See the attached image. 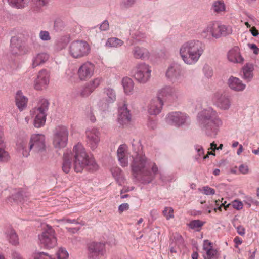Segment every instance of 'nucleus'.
<instances>
[{
  "label": "nucleus",
  "instance_id": "obj_1",
  "mask_svg": "<svg viewBox=\"0 0 259 259\" xmlns=\"http://www.w3.org/2000/svg\"><path fill=\"white\" fill-rule=\"evenodd\" d=\"M131 167L133 177L144 184L151 183L159 173L156 164L147 158L142 152L133 156Z\"/></svg>",
  "mask_w": 259,
  "mask_h": 259
},
{
  "label": "nucleus",
  "instance_id": "obj_2",
  "mask_svg": "<svg viewBox=\"0 0 259 259\" xmlns=\"http://www.w3.org/2000/svg\"><path fill=\"white\" fill-rule=\"evenodd\" d=\"M205 46L201 41L191 39L180 47L179 54L183 62L189 65L195 64L203 54Z\"/></svg>",
  "mask_w": 259,
  "mask_h": 259
},
{
  "label": "nucleus",
  "instance_id": "obj_3",
  "mask_svg": "<svg viewBox=\"0 0 259 259\" xmlns=\"http://www.w3.org/2000/svg\"><path fill=\"white\" fill-rule=\"evenodd\" d=\"M197 119L200 127L209 136H215L223 124L217 112L211 108L199 112Z\"/></svg>",
  "mask_w": 259,
  "mask_h": 259
},
{
  "label": "nucleus",
  "instance_id": "obj_4",
  "mask_svg": "<svg viewBox=\"0 0 259 259\" xmlns=\"http://www.w3.org/2000/svg\"><path fill=\"white\" fill-rule=\"evenodd\" d=\"M73 168L74 171L82 172L84 168L91 172L97 171L99 166L94 157L89 156L83 145L78 143L73 147Z\"/></svg>",
  "mask_w": 259,
  "mask_h": 259
},
{
  "label": "nucleus",
  "instance_id": "obj_5",
  "mask_svg": "<svg viewBox=\"0 0 259 259\" xmlns=\"http://www.w3.org/2000/svg\"><path fill=\"white\" fill-rule=\"evenodd\" d=\"M17 147L26 157L29 155L31 150L37 154H44L46 150L45 136L41 134H33L29 142L26 140H21L18 142Z\"/></svg>",
  "mask_w": 259,
  "mask_h": 259
},
{
  "label": "nucleus",
  "instance_id": "obj_6",
  "mask_svg": "<svg viewBox=\"0 0 259 259\" xmlns=\"http://www.w3.org/2000/svg\"><path fill=\"white\" fill-rule=\"evenodd\" d=\"M49 105V103L47 99H41L37 106L30 110V115L34 118V125L35 127L40 128L45 125Z\"/></svg>",
  "mask_w": 259,
  "mask_h": 259
},
{
  "label": "nucleus",
  "instance_id": "obj_7",
  "mask_svg": "<svg viewBox=\"0 0 259 259\" xmlns=\"http://www.w3.org/2000/svg\"><path fill=\"white\" fill-rule=\"evenodd\" d=\"M91 52L89 44L83 40L72 41L69 46V54L73 58L78 59L87 56Z\"/></svg>",
  "mask_w": 259,
  "mask_h": 259
},
{
  "label": "nucleus",
  "instance_id": "obj_8",
  "mask_svg": "<svg viewBox=\"0 0 259 259\" xmlns=\"http://www.w3.org/2000/svg\"><path fill=\"white\" fill-rule=\"evenodd\" d=\"M53 133L52 143L53 146L58 149L66 147L69 136L68 128L65 126L59 125L55 128Z\"/></svg>",
  "mask_w": 259,
  "mask_h": 259
},
{
  "label": "nucleus",
  "instance_id": "obj_9",
  "mask_svg": "<svg viewBox=\"0 0 259 259\" xmlns=\"http://www.w3.org/2000/svg\"><path fill=\"white\" fill-rule=\"evenodd\" d=\"M150 66L145 63L137 64L133 69V77L139 83L144 84L147 82L151 77Z\"/></svg>",
  "mask_w": 259,
  "mask_h": 259
},
{
  "label": "nucleus",
  "instance_id": "obj_10",
  "mask_svg": "<svg viewBox=\"0 0 259 259\" xmlns=\"http://www.w3.org/2000/svg\"><path fill=\"white\" fill-rule=\"evenodd\" d=\"M38 239L40 245L46 249L53 248L57 243L55 231L51 226H47V228L38 235Z\"/></svg>",
  "mask_w": 259,
  "mask_h": 259
},
{
  "label": "nucleus",
  "instance_id": "obj_11",
  "mask_svg": "<svg viewBox=\"0 0 259 259\" xmlns=\"http://www.w3.org/2000/svg\"><path fill=\"white\" fill-rule=\"evenodd\" d=\"M9 51L11 55L15 56H20L29 53L27 47L22 39L17 36L11 37Z\"/></svg>",
  "mask_w": 259,
  "mask_h": 259
},
{
  "label": "nucleus",
  "instance_id": "obj_12",
  "mask_svg": "<svg viewBox=\"0 0 259 259\" xmlns=\"http://www.w3.org/2000/svg\"><path fill=\"white\" fill-rule=\"evenodd\" d=\"M183 75L182 68L177 63L169 65L165 72L166 78L173 83H180Z\"/></svg>",
  "mask_w": 259,
  "mask_h": 259
},
{
  "label": "nucleus",
  "instance_id": "obj_13",
  "mask_svg": "<svg viewBox=\"0 0 259 259\" xmlns=\"http://www.w3.org/2000/svg\"><path fill=\"white\" fill-rule=\"evenodd\" d=\"M88 257L92 259H97L104 255L105 252V244L100 242H92L87 246Z\"/></svg>",
  "mask_w": 259,
  "mask_h": 259
},
{
  "label": "nucleus",
  "instance_id": "obj_14",
  "mask_svg": "<svg viewBox=\"0 0 259 259\" xmlns=\"http://www.w3.org/2000/svg\"><path fill=\"white\" fill-rule=\"evenodd\" d=\"M188 116L186 114L181 112H172L167 114L166 117V122L169 124L177 126L184 125Z\"/></svg>",
  "mask_w": 259,
  "mask_h": 259
},
{
  "label": "nucleus",
  "instance_id": "obj_15",
  "mask_svg": "<svg viewBox=\"0 0 259 259\" xmlns=\"http://www.w3.org/2000/svg\"><path fill=\"white\" fill-rule=\"evenodd\" d=\"M87 142L89 146L92 150H95L98 146L100 140V133L95 127L89 128L86 130Z\"/></svg>",
  "mask_w": 259,
  "mask_h": 259
},
{
  "label": "nucleus",
  "instance_id": "obj_16",
  "mask_svg": "<svg viewBox=\"0 0 259 259\" xmlns=\"http://www.w3.org/2000/svg\"><path fill=\"white\" fill-rule=\"evenodd\" d=\"M103 94L105 99V102L100 101L98 105L101 109H105L108 107L109 104L114 103L116 99V92L115 90L110 87L105 88L103 89Z\"/></svg>",
  "mask_w": 259,
  "mask_h": 259
},
{
  "label": "nucleus",
  "instance_id": "obj_17",
  "mask_svg": "<svg viewBox=\"0 0 259 259\" xmlns=\"http://www.w3.org/2000/svg\"><path fill=\"white\" fill-rule=\"evenodd\" d=\"M95 65L90 62H86L78 68V76L81 80H85L91 78L94 74Z\"/></svg>",
  "mask_w": 259,
  "mask_h": 259
},
{
  "label": "nucleus",
  "instance_id": "obj_18",
  "mask_svg": "<svg viewBox=\"0 0 259 259\" xmlns=\"http://www.w3.org/2000/svg\"><path fill=\"white\" fill-rule=\"evenodd\" d=\"M163 102L159 97H157L152 99L147 106V112L151 115L159 114L162 109Z\"/></svg>",
  "mask_w": 259,
  "mask_h": 259
},
{
  "label": "nucleus",
  "instance_id": "obj_19",
  "mask_svg": "<svg viewBox=\"0 0 259 259\" xmlns=\"http://www.w3.org/2000/svg\"><path fill=\"white\" fill-rule=\"evenodd\" d=\"M49 72L45 69L40 70L38 74L37 78L34 80V88L36 90H42L46 88L49 82Z\"/></svg>",
  "mask_w": 259,
  "mask_h": 259
},
{
  "label": "nucleus",
  "instance_id": "obj_20",
  "mask_svg": "<svg viewBox=\"0 0 259 259\" xmlns=\"http://www.w3.org/2000/svg\"><path fill=\"white\" fill-rule=\"evenodd\" d=\"M131 120L130 111L127 108V105L124 104L119 107L118 122L122 125L128 123Z\"/></svg>",
  "mask_w": 259,
  "mask_h": 259
},
{
  "label": "nucleus",
  "instance_id": "obj_21",
  "mask_svg": "<svg viewBox=\"0 0 259 259\" xmlns=\"http://www.w3.org/2000/svg\"><path fill=\"white\" fill-rule=\"evenodd\" d=\"M127 148L126 145H121L118 147L117 151L118 161L122 167H126L128 165V153Z\"/></svg>",
  "mask_w": 259,
  "mask_h": 259
},
{
  "label": "nucleus",
  "instance_id": "obj_22",
  "mask_svg": "<svg viewBox=\"0 0 259 259\" xmlns=\"http://www.w3.org/2000/svg\"><path fill=\"white\" fill-rule=\"evenodd\" d=\"M227 58L229 61L233 63L242 64L244 62V58L241 55L240 49L236 46L229 50Z\"/></svg>",
  "mask_w": 259,
  "mask_h": 259
},
{
  "label": "nucleus",
  "instance_id": "obj_23",
  "mask_svg": "<svg viewBox=\"0 0 259 259\" xmlns=\"http://www.w3.org/2000/svg\"><path fill=\"white\" fill-rule=\"evenodd\" d=\"M132 55L134 58L145 60L148 59L150 54L148 50L144 47L135 46L132 49Z\"/></svg>",
  "mask_w": 259,
  "mask_h": 259
},
{
  "label": "nucleus",
  "instance_id": "obj_24",
  "mask_svg": "<svg viewBox=\"0 0 259 259\" xmlns=\"http://www.w3.org/2000/svg\"><path fill=\"white\" fill-rule=\"evenodd\" d=\"M102 81L101 78H96L89 82L86 86L82 90L80 95L82 97H87L90 95Z\"/></svg>",
  "mask_w": 259,
  "mask_h": 259
},
{
  "label": "nucleus",
  "instance_id": "obj_25",
  "mask_svg": "<svg viewBox=\"0 0 259 259\" xmlns=\"http://www.w3.org/2000/svg\"><path fill=\"white\" fill-rule=\"evenodd\" d=\"M203 250L206 252L203 255L204 259H218V251L212 248L211 243L207 240L204 241Z\"/></svg>",
  "mask_w": 259,
  "mask_h": 259
},
{
  "label": "nucleus",
  "instance_id": "obj_26",
  "mask_svg": "<svg viewBox=\"0 0 259 259\" xmlns=\"http://www.w3.org/2000/svg\"><path fill=\"white\" fill-rule=\"evenodd\" d=\"M228 84L231 90L235 91H242L246 88V85L242 82V80L234 76H231L229 78Z\"/></svg>",
  "mask_w": 259,
  "mask_h": 259
},
{
  "label": "nucleus",
  "instance_id": "obj_27",
  "mask_svg": "<svg viewBox=\"0 0 259 259\" xmlns=\"http://www.w3.org/2000/svg\"><path fill=\"white\" fill-rule=\"evenodd\" d=\"M49 58V54L45 52H41L35 54L32 59V68H35L44 64L48 60Z\"/></svg>",
  "mask_w": 259,
  "mask_h": 259
},
{
  "label": "nucleus",
  "instance_id": "obj_28",
  "mask_svg": "<svg viewBox=\"0 0 259 259\" xmlns=\"http://www.w3.org/2000/svg\"><path fill=\"white\" fill-rule=\"evenodd\" d=\"M73 159V154L71 152L67 151L63 155V161L62 163V170L66 174L69 172Z\"/></svg>",
  "mask_w": 259,
  "mask_h": 259
},
{
  "label": "nucleus",
  "instance_id": "obj_29",
  "mask_svg": "<svg viewBox=\"0 0 259 259\" xmlns=\"http://www.w3.org/2000/svg\"><path fill=\"white\" fill-rule=\"evenodd\" d=\"M254 66L251 63H246L242 69V78L247 82L251 80L253 77Z\"/></svg>",
  "mask_w": 259,
  "mask_h": 259
},
{
  "label": "nucleus",
  "instance_id": "obj_30",
  "mask_svg": "<svg viewBox=\"0 0 259 259\" xmlns=\"http://www.w3.org/2000/svg\"><path fill=\"white\" fill-rule=\"evenodd\" d=\"M16 104L20 111H23L27 105L28 98L24 96L21 91H18L15 96Z\"/></svg>",
  "mask_w": 259,
  "mask_h": 259
},
{
  "label": "nucleus",
  "instance_id": "obj_31",
  "mask_svg": "<svg viewBox=\"0 0 259 259\" xmlns=\"http://www.w3.org/2000/svg\"><path fill=\"white\" fill-rule=\"evenodd\" d=\"M215 104L218 107L222 110H228L231 106L229 98L222 95L217 98Z\"/></svg>",
  "mask_w": 259,
  "mask_h": 259
},
{
  "label": "nucleus",
  "instance_id": "obj_32",
  "mask_svg": "<svg viewBox=\"0 0 259 259\" xmlns=\"http://www.w3.org/2000/svg\"><path fill=\"white\" fill-rule=\"evenodd\" d=\"M122 85L125 94L129 95L133 93L134 82L131 78L123 77L122 79Z\"/></svg>",
  "mask_w": 259,
  "mask_h": 259
},
{
  "label": "nucleus",
  "instance_id": "obj_33",
  "mask_svg": "<svg viewBox=\"0 0 259 259\" xmlns=\"http://www.w3.org/2000/svg\"><path fill=\"white\" fill-rule=\"evenodd\" d=\"M160 94L162 96L168 98L174 99L177 97L176 90L170 86H166L162 88L160 91Z\"/></svg>",
  "mask_w": 259,
  "mask_h": 259
},
{
  "label": "nucleus",
  "instance_id": "obj_34",
  "mask_svg": "<svg viewBox=\"0 0 259 259\" xmlns=\"http://www.w3.org/2000/svg\"><path fill=\"white\" fill-rule=\"evenodd\" d=\"M218 38L222 36H226L232 33V28L230 25L222 24L219 22Z\"/></svg>",
  "mask_w": 259,
  "mask_h": 259
},
{
  "label": "nucleus",
  "instance_id": "obj_35",
  "mask_svg": "<svg viewBox=\"0 0 259 259\" xmlns=\"http://www.w3.org/2000/svg\"><path fill=\"white\" fill-rule=\"evenodd\" d=\"M211 10L213 12L221 14L226 10V5L223 0H217L213 2Z\"/></svg>",
  "mask_w": 259,
  "mask_h": 259
},
{
  "label": "nucleus",
  "instance_id": "obj_36",
  "mask_svg": "<svg viewBox=\"0 0 259 259\" xmlns=\"http://www.w3.org/2000/svg\"><path fill=\"white\" fill-rule=\"evenodd\" d=\"M7 237L11 244L16 245L19 244L18 236L14 230L10 229L8 230Z\"/></svg>",
  "mask_w": 259,
  "mask_h": 259
},
{
  "label": "nucleus",
  "instance_id": "obj_37",
  "mask_svg": "<svg viewBox=\"0 0 259 259\" xmlns=\"http://www.w3.org/2000/svg\"><path fill=\"white\" fill-rule=\"evenodd\" d=\"M123 44V41L117 37H111L107 39L105 46L109 48H117L122 46Z\"/></svg>",
  "mask_w": 259,
  "mask_h": 259
},
{
  "label": "nucleus",
  "instance_id": "obj_38",
  "mask_svg": "<svg viewBox=\"0 0 259 259\" xmlns=\"http://www.w3.org/2000/svg\"><path fill=\"white\" fill-rule=\"evenodd\" d=\"M111 172L117 183L119 185H121L123 180V176L121 169L118 167H112L111 169Z\"/></svg>",
  "mask_w": 259,
  "mask_h": 259
},
{
  "label": "nucleus",
  "instance_id": "obj_39",
  "mask_svg": "<svg viewBox=\"0 0 259 259\" xmlns=\"http://www.w3.org/2000/svg\"><path fill=\"white\" fill-rule=\"evenodd\" d=\"M131 35L132 38L137 42L143 43L146 42L147 38V35L141 31H136Z\"/></svg>",
  "mask_w": 259,
  "mask_h": 259
},
{
  "label": "nucleus",
  "instance_id": "obj_40",
  "mask_svg": "<svg viewBox=\"0 0 259 259\" xmlns=\"http://www.w3.org/2000/svg\"><path fill=\"white\" fill-rule=\"evenodd\" d=\"M208 25L210 29L212 37L218 38L219 22L211 21L208 23Z\"/></svg>",
  "mask_w": 259,
  "mask_h": 259
},
{
  "label": "nucleus",
  "instance_id": "obj_41",
  "mask_svg": "<svg viewBox=\"0 0 259 259\" xmlns=\"http://www.w3.org/2000/svg\"><path fill=\"white\" fill-rule=\"evenodd\" d=\"M10 159V156L9 152L3 147L0 145V163H6Z\"/></svg>",
  "mask_w": 259,
  "mask_h": 259
},
{
  "label": "nucleus",
  "instance_id": "obj_42",
  "mask_svg": "<svg viewBox=\"0 0 259 259\" xmlns=\"http://www.w3.org/2000/svg\"><path fill=\"white\" fill-rule=\"evenodd\" d=\"M11 6L17 8H21L25 7L27 3V0H8Z\"/></svg>",
  "mask_w": 259,
  "mask_h": 259
},
{
  "label": "nucleus",
  "instance_id": "obj_43",
  "mask_svg": "<svg viewBox=\"0 0 259 259\" xmlns=\"http://www.w3.org/2000/svg\"><path fill=\"white\" fill-rule=\"evenodd\" d=\"M204 223L200 220H195L191 221L189 224V227L192 229H196L199 230V229L201 228Z\"/></svg>",
  "mask_w": 259,
  "mask_h": 259
},
{
  "label": "nucleus",
  "instance_id": "obj_44",
  "mask_svg": "<svg viewBox=\"0 0 259 259\" xmlns=\"http://www.w3.org/2000/svg\"><path fill=\"white\" fill-rule=\"evenodd\" d=\"M200 35L202 38L210 39L212 37L211 32L208 23L200 32Z\"/></svg>",
  "mask_w": 259,
  "mask_h": 259
},
{
  "label": "nucleus",
  "instance_id": "obj_45",
  "mask_svg": "<svg viewBox=\"0 0 259 259\" xmlns=\"http://www.w3.org/2000/svg\"><path fill=\"white\" fill-rule=\"evenodd\" d=\"M162 213L167 220L174 218V209L172 207H165L162 211Z\"/></svg>",
  "mask_w": 259,
  "mask_h": 259
},
{
  "label": "nucleus",
  "instance_id": "obj_46",
  "mask_svg": "<svg viewBox=\"0 0 259 259\" xmlns=\"http://www.w3.org/2000/svg\"><path fill=\"white\" fill-rule=\"evenodd\" d=\"M65 27L64 22L60 19H56L54 22V28L56 31H62Z\"/></svg>",
  "mask_w": 259,
  "mask_h": 259
},
{
  "label": "nucleus",
  "instance_id": "obj_47",
  "mask_svg": "<svg viewBox=\"0 0 259 259\" xmlns=\"http://www.w3.org/2000/svg\"><path fill=\"white\" fill-rule=\"evenodd\" d=\"M198 190L206 195H214L215 194L214 189L207 186L202 188H199Z\"/></svg>",
  "mask_w": 259,
  "mask_h": 259
},
{
  "label": "nucleus",
  "instance_id": "obj_48",
  "mask_svg": "<svg viewBox=\"0 0 259 259\" xmlns=\"http://www.w3.org/2000/svg\"><path fill=\"white\" fill-rule=\"evenodd\" d=\"M56 221L58 223H62L63 224H66V223H74L76 224H80L81 225H84V223L81 221L80 222L78 221V220L75 219H65L63 218L62 219H58L56 220Z\"/></svg>",
  "mask_w": 259,
  "mask_h": 259
},
{
  "label": "nucleus",
  "instance_id": "obj_49",
  "mask_svg": "<svg viewBox=\"0 0 259 259\" xmlns=\"http://www.w3.org/2000/svg\"><path fill=\"white\" fill-rule=\"evenodd\" d=\"M57 255L58 259H67L69 256L67 250L62 248L59 249Z\"/></svg>",
  "mask_w": 259,
  "mask_h": 259
},
{
  "label": "nucleus",
  "instance_id": "obj_50",
  "mask_svg": "<svg viewBox=\"0 0 259 259\" xmlns=\"http://www.w3.org/2000/svg\"><path fill=\"white\" fill-rule=\"evenodd\" d=\"M34 259H55L52 258L48 253L43 252H37L34 254Z\"/></svg>",
  "mask_w": 259,
  "mask_h": 259
},
{
  "label": "nucleus",
  "instance_id": "obj_51",
  "mask_svg": "<svg viewBox=\"0 0 259 259\" xmlns=\"http://www.w3.org/2000/svg\"><path fill=\"white\" fill-rule=\"evenodd\" d=\"M194 148L197 152V155L195 156V159L196 160H198L201 157L203 156L204 150L202 147L199 145H195Z\"/></svg>",
  "mask_w": 259,
  "mask_h": 259
},
{
  "label": "nucleus",
  "instance_id": "obj_52",
  "mask_svg": "<svg viewBox=\"0 0 259 259\" xmlns=\"http://www.w3.org/2000/svg\"><path fill=\"white\" fill-rule=\"evenodd\" d=\"M67 41L65 38H61L56 44V48L57 50H61L67 46Z\"/></svg>",
  "mask_w": 259,
  "mask_h": 259
},
{
  "label": "nucleus",
  "instance_id": "obj_53",
  "mask_svg": "<svg viewBox=\"0 0 259 259\" xmlns=\"http://www.w3.org/2000/svg\"><path fill=\"white\" fill-rule=\"evenodd\" d=\"M203 70L204 74L207 78H209L213 75L212 69L209 65H204Z\"/></svg>",
  "mask_w": 259,
  "mask_h": 259
},
{
  "label": "nucleus",
  "instance_id": "obj_54",
  "mask_svg": "<svg viewBox=\"0 0 259 259\" xmlns=\"http://www.w3.org/2000/svg\"><path fill=\"white\" fill-rule=\"evenodd\" d=\"M39 36L40 38L44 41H48L51 39V36L49 32L47 31H40Z\"/></svg>",
  "mask_w": 259,
  "mask_h": 259
},
{
  "label": "nucleus",
  "instance_id": "obj_55",
  "mask_svg": "<svg viewBox=\"0 0 259 259\" xmlns=\"http://www.w3.org/2000/svg\"><path fill=\"white\" fill-rule=\"evenodd\" d=\"M95 112L96 111L94 108H91L90 112L88 115V118L92 122H95L96 121Z\"/></svg>",
  "mask_w": 259,
  "mask_h": 259
},
{
  "label": "nucleus",
  "instance_id": "obj_56",
  "mask_svg": "<svg viewBox=\"0 0 259 259\" xmlns=\"http://www.w3.org/2000/svg\"><path fill=\"white\" fill-rule=\"evenodd\" d=\"M14 200L19 202H22L24 200L23 193L21 192H19L13 196Z\"/></svg>",
  "mask_w": 259,
  "mask_h": 259
},
{
  "label": "nucleus",
  "instance_id": "obj_57",
  "mask_svg": "<svg viewBox=\"0 0 259 259\" xmlns=\"http://www.w3.org/2000/svg\"><path fill=\"white\" fill-rule=\"evenodd\" d=\"M135 2L136 0H123L122 6L124 8H129L132 7Z\"/></svg>",
  "mask_w": 259,
  "mask_h": 259
},
{
  "label": "nucleus",
  "instance_id": "obj_58",
  "mask_svg": "<svg viewBox=\"0 0 259 259\" xmlns=\"http://www.w3.org/2000/svg\"><path fill=\"white\" fill-rule=\"evenodd\" d=\"M232 205L233 207L237 210H240L243 207V204L242 202L238 201L237 200H235L233 201Z\"/></svg>",
  "mask_w": 259,
  "mask_h": 259
},
{
  "label": "nucleus",
  "instance_id": "obj_59",
  "mask_svg": "<svg viewBox=\"0 0 259 259\" xmlns=\"http://www.w3.org/2000/svg\"><path fill=\"white\" fill-rule=\"evenodd\" d=\"M109 28V24L107 20H104L100 26V29L101 31H106Z\"/></svg>",
  "mask_w": 259,
  "mask_h": 259
},
{
  "label": "nucleus",
  "instance_id": "obj_60",
  "mask_svg": "<svg viewBox=\"0 0 259 259\" xmlns=\"http://www.w3.org/2000/svg\"><path fill=\"white\" fill-rule=\"evenodd\" d=\"M239 171L243 174L245 175L248 173L249 169L247 165L244 164H241L239 167Z\"/></svg>",
  "mask_w": 259,
  "mask_h": 259
},
{
  "label": "nucleus",
  "instance_id": "obj_61",
  "mask_svg": "<svg viewBox=\"0 0 259 259\" xmlns=\"http://www.w3.org/2000/svg\"><path fill=\"white\" fill-rule=\"evenodd\" d=\"M129 209V205L128 203H123L119 206L118 210L120 212H122L124 211L127 210Z\"/></svg>",
  "mask_w": 259,
  "mask_h": 259
},
{
  "label": "nucleus",
  "instance_id": "obj_62",
  "mask_svg": "<svg viewBox=\"0 0 259 259\" xmlns=\"http://www.w3.org/2000/svg\"><path fill=\"white\" fill-rule=\"evenodd\" d=\"M248 46L250 49L253 51V53L255 54H258L259 53V48H257L256 45L254 44H248Z\"/></svg>",
  "mask_w": 259,
  "mask_h": 259
},
{
  "label": "nucleus",
  "instance_id": "obj_63",
  "mask_svg": "<svg viewBox=\"0 0 259 259\" xmlns=\"http://www.w3.org/2000/svg\"><path fill=\"white\" fill-rule=\"evenodd\" d=\"M236 230L238 234L241 236H243L245 234V229L241 225L236 227Z\"/></svg>",
  "mask_w": 259,
  "mask_h": 259
},
{
  "label": "nucleus",
  "instance_id": "obj_64",
  "mask_svg": "<svg viewBox=\"0 0 259 259\" xmlns=\"http://www.w3.org/2000/svg\"><path fill=\"white\" fill-rule=\"evenodd\" d=\"M250 31L253 36H257L258 35V31L254 27H251Z\"/></svg>",
  "mask_w": 259,
  "mask_h": 259
}]
</instances>
